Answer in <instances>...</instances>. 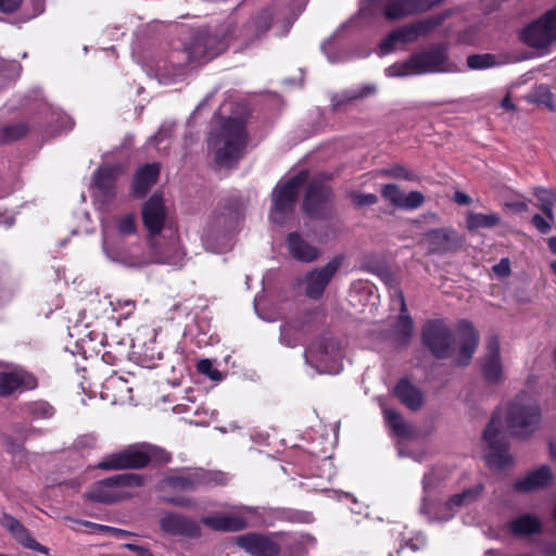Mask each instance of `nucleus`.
I'll return each instance as SVG.
<instances>
[{"mask_svg":"<svg viewBox=\"0 0 556 556\" xmlns=\"http://www.w3.org/2000/svg\"><path fill=\"white\" fill-rule=\"evenodd\" d=\"M437 23L432 20H426L414 24L405 25L394 29L395 36L401 45L414 42L419 37L425 36L435 27Z\"/></svg>","mask_w":556,"mask_h":556,"instance_id":"nucleus-36","label":"nucleus"},{"mask_svg":"<svg viewBox=\"0 0 556 556\" xmlns=\"http://www.w3.org/2000/svg\"><path fill=\"white\" fill-rule=\"evenodd\" d=\"M538 92L539 94L538 96H528V100L530 102H539V103H543L545 104L546 106H548L551 110H554V106H553V103H552V93L551 91L544 87V86H540L538 88Z\"/></svg>","mask_w":556,"mask_h":556,"instance_id":"nucleus-52","label":"nucleus"},{"mask_svg":"<svg viewBox=\"0 0 556 556\" xmlns=\"http://www.w3.org/2000/svg\"><path fill=\"white\" fill-rule=\"evenodd\" d=\"M397 45H401L397 40V37L395 36V31L392 30L380 43L379 46V53L381 55H386L390 52H392Z\"/></svg>","mask_w":556,"mask_h":556,"instance_id":"nucleus-53","label":"nucleus"},{"mask_svg":"<svg viewBox=\"0 0 556 556\" xmlns=\"http://www.w3.org/2000/svg\"><path fill=\"white\" fill-rule=\"evenodd\" d=\"M426 545V538L421 533H415L410 538L401 539V548L404 546L409 547L412 551H418Z\"/></svg>","mask_w":556,"mask_h":556,"instance_id":"nucleus-51","label":"nucleus"},{"mask_svg":"<svg viewBox=\"0 0 556 556\" xmlns=\"http://www.w3.org/2000/svg\"><path fill=\"white\" fill-rule=\"evenodd\" d=\"M531 223L541 233H547L552 228L551 223L539 214L532 217Z\"/></svg>","mask_w":556,"mask_h":556,"instance_id":"nucleus-57","label":"nucleus"},{"mask_svg":"<svg viewBox=\"0 0 556 556\" xmlns=\"http://www.w3.org/2000/svg\"><path fill=\"white\" fill-rule=\"evenodd\" d=\"M164 501L168 504L184 508H192L195 506L194 500L189 496H164Z\"/></svg>","mask_w":556,"mask_h":556,"instance_id":"nucleus-55","label":"nucleus"},{"mask_svg":"<svg viewBox=\"0 0 556 556\" xmlns=\"http://www.w3.org/2000/svg\"><path fill=\"white\" fill-rule=\"evenodd\" d=\"M1 526L7 529L14 540L23 545L25 548L36 551L43 555L49 554V548L38 543L30 534L28 529H26L16 518L11 515L3 514L0 519Z\"/></svg>","mask_w":556,"mask_h":556,"instance_id":"nucleus-27","label":"nucleus"},{"mask_svg":"<svg viewBox=\"0 0 556 556\" xmlns=\"http://www.w3.org/2000/svg\"><path fill=\"white\" fill-rule=\"evenodd\" d=\"M103 387L106 391H115L116 392L114 394V402H117V401L124 402L131 397L130 396L131 387H129L127 380H125L121 376H117V375L110 376L105 380Z\"/></svg>","mask_w":556,"mask_h":556,"instance_id":"nucleus-39","label":"nucleus"},{"mask_svg":"<svg viewBox=\"0 0 556 556\" xmlns=\"http://www.w3.org/2000/svg\"><path fill=\"white\" fill-rule=\"evenodd\" d=\"M517 61L518 56L510 55L507 53L470 54L467 56V66L471 71H483L493 67H498Z\"/></svg>","mask_w":556,"mask_h":556,"instance_id":"nucleus-33","label":"nucleus"},{"mask_svg":"<svg viewBox=\"0 0 556 556\" xmlns=\"http://www.w3.org/2000/svg\"><path fill=\"white\" fill-rule=\"evenodd\" d=\"M521 433V403L515 401L494 413L484 430L483 439L488 445L485 459L492 469H506L513 463L508 452L507 437Z\"/></svg>","mask_w":556,"mask_h":556,"instance_id":"nucleus-3","label":"nucleus"},{"mask_svg":"<svg viewBox=\"0 0 556 556\" xmlns=\"http://www.w3.org/2000/svg\"><path fill=\"white\" fill-rule=\"evenodd\" d=\"M554 475L547 465H542L523 477V492L545 488L552 483Z\"/></svg>","mask_w":556,"mask_h":556,"instance_id":"nucleus-37","label":"nucleus"},{"mask_svg":"<svg viewBox=\"0 0 556 556\" xmlns=\"http://www.w3.org/2000/svg\"><path fill=\"white\" fill-rule=\"evenodd\" d=\"M237 545L253 556H276L279 553L278 545L270 539L249 533L236 539Z\"/></svg>","mask_w":556,"mask_h":556,"instance_id":"nucleus-28","label":"nucleus"},{"mask_svg":"<svg viewBox=\"0 0 556 556\" xmlns=\"http://www.w3.org/2000/svg\"><path fill=\"white\" fill-rule=\"evenodd\" d=\"M143 484V477L137 473H118L97 482L89 492V498L101 503H113L131 495L129 488Z\"/></svg>","mask_w":556,"mask_h":556,"instance_id":"nucleus-12","label":"nucleus"},{"mask_svg":"<svg viewBox=\"0 0 556 556\" xmlns=\"http://www.w3.org/2000/svg\"><path fill=\"white\" fill-rule=\"evenodd\" d=\"M121 173V166L101 167L97 170L92 182L97 201L105 204L115 197V180Z\"/></svg>","mask_w":556,"mask_h":556,"instance_id":"nucleus-24","label":"nucleus"},{"mask_svg":"<svg viewBox=\"0 0 556 556\" xmlns=\"http://www.w3.org/2000/svg\"><path fill=\"white\" fill-rule=\"evenodd\" d=\"M238 218L237 213H215L206 223L202 232V243L205 250L213 253H224L231 245V231Z\"/></svg>","mask_w":556,"mask_h":556,"instance_id":"nucleus-11","label":"nucleus"},{"mask_svg":"<svg viewBox=\"0 0 556 556\" xmlns=\"http://www.w3.org/2000/svg\"><path fill=\"white\" fill-rule=\"evenodd\" d=\"M304 336V327L300 321H288L280 328L279 341L281 344L293 348L298 345Z\"/></svg>","mask_w":556,"mask_h":556,"instance_id":"nucleus-38","label":"nucleus"},{"mask_svg":"<svg viewBox=\"0 0 556 556\" xmlns=\"http://www.w3.org/2000/svg\"><path fill=\"white\" fill-rule=\"evenodd\" d=\"M493 271L498 276V277H506L509 275L510 273V265H509V261L507 258H502L500 261V263L495 264L493 266Z\"/></svg>","mask_w":556,"mask_h":556,"instance_id":"nucleus-58","label":"nucleus"},{"mask_svg":"<svg viewBox=\"0 0 556 556\" xmlns=\"http://www.w3.org/2000/svg\"><path fill=\"white\" fill-rule=\"evenodd\" d=\"M382 197L391 204L401 207V203L404 198V192L396 185L390 184L383 186Z\"/></svg>","mask_w":556,"mask_h":556,"instance_id":"nucleus-47","label":"nucleus"},{"mask_svg":"<svg viewBox=\"0 0 556 556\" xmlns=\"http://www.w3.org/2000/svg\"><path fill=\"white\" fill-rule=\"evenodd\" d=\"M138 225L134 214H124L115 217L110 226L103 229V233H114L116 242H123V238L137 233ZM104 235H102V238Z\"/></svg>","mask_w":556,"mask_h":556,"instance_id":"nucleus-35","label":"nucleus"},{"mask_svg":"<svg viewBox=\"0 0 556 556\" xmlns=\"http://www.w3.org/2000/svg\"><path fill=\"white\" fill-rule=\"evenodd\" d=\"M26 131L27 127L22 123L7 126L0 130V143L20 139Z\"/></svg>","mask_w":556,"mask_h":556,"instance_id":"nucleus-44","label":"nucleus"},{"mask_svg":"<svg viewBox=\"0 0 556 556\" xmlns=\"http://www.w3.org/2000/svg\"><path fill=\"white\" fill-rule=\"evenodd\" d=\"M523 45L531 49V51L523 49V60L551 53L556 47V7L523 27Z\"/></svg>","mask_w":556,"mask_h":556,"instance_id":"nucleus-7","label":"nucleus"},{"mask_svg":"<svg viewBox=\"0 0 556 556\" xmlns=\"http://www.w3.org/2000/svg\"><path fill=\"white\" fill-rule=\"evenodd\" d=\"M501 106L507 111L517 109L516 104L513 103V101H511V91L510 90L507 91V94L502 100Z\"/></svg>","mask_w":556,"mask_h":556,"instance_id":"nucleus-64","label":"nucleus"},{"mask_svg":"<svg viewBox=\"0 0 556 556\" xmlns=\"http://www.w3.org/2000/svg\"><path fill=\"white\" fill-rule=\"evenodd\" d=\"M352 200L358 206H369L377 203L378 198L374 193H353Z\"/></svg>","mask_w":556,"mask_h":556,"instance_id":"nucleus-56","label":"nucleus"},{"mask_svg":"<svg viewBox=\"0 0 556 556\" xmlns=\"http://www.w3.org/2000/svg\"><path fill=\"white\" fill-rule=\"evenodd\" d=\"M342 261V256H336L324 267L308 271L299 282L305 294L311 299L320 298L330 280L341 267Z\"/></svg>","mask_w":556,"mask_h":556,"instance_id":"nucleus-18","label":"nucleus"},{"mask_svg":"<svg viewBox=\"0 0 556 556\" xmlns=\"http://www.w3.org/2000/svg\"><path fill=\"white\" fill-rule=\"evenodd\" d=\"M22 0H0V11L4 13L14 12L20 8Z\"/></svg>","mask_w":556,"mask_h":556,"instance_id":"nucleus-59","label":"nucleus"},{"mask_svg":"<svg viewBox=\"0 0 556 556\" xmlns=\"http://www.w3.org/2000/svg\"><path fill=\"white\" fill-rule=\"evenodd\" d=\"M170 130H172V125H169V126L163 125L160 128L159 132L150 139V142L154 143L156 146L160 144L166 137L169 136Z\"/></svg>","mask_w":556,"mask_h":556,"instance_id":"nucleus-60","label":"nucleus"},{"mask_svg":"<svg viewBox=\"0 0 556 556\" xmlns=\"http://www.w3.org/2000/svg\"><path fill=\"white\" fill-rule=\"evenodd\" d=\"M483 490V484L477 483L476 485L468 488L460 493L452 495L437 513H433L432 505L431 515L426 516L430 520L448 521L454 517L458 509L475 503L481 496Z\"/></svg>","mask_w":556,"mask_h":556,"instance_id":"nucleus-20","label":"nucleus"},{"mask_svg":"<svg viewBox=\"0 0 556 556\" xmlns=\"http://www.w3.org/2000/svg\"><path fill=\"white\" fill-rule=\"evenodd\" d=\"M392 302L399 304L401 312L394 328L395 336L400 343L406 344L413 334L414 326L410 316L407 314L406 302L401 290H393Z\"/></svg>","mask_w":556,"mask_h":556,"instance_id":"nucleus-30","label":"nucleus"},{"mask_svg":"<svg viewBox=\"0 0 556 556\" xmlns=\"http://www.w3.org/2000/svg\"><path fill=\"white\" fill-rule=\"evenodd\" d=\"M520 493H521V481L517 480L514 484V488L505 494L501 501L503 509L511 510L516 515L513 517V519L507 522L502 531L503 536H514V538H520L521 536V516L518 513L519 508V501H520Z\"/></svg>","mask_w":556,"mask_h":556,"instance_id":"nucleus-25","label":"nucleus"},{"mask_svg":"<svg viewBox=\"0 0 556 556\" xmlns=\"http://www.w3.org/2000/svg\"><path fill=\"white\" fill-rule=\"evenodd\" d=\"M201 522L214 531H240L256 523V510L253 507L236 506L228 514L205 516Z\"/></svg>","mask_w":556,"mask_h":556,"instance_id":"nucleus-16","label":"nucleus"},{"mask_svg":"<svg viewBox=\"0 0 556 556\" xmlns=\"http://www.w3.org/2000/svg\"><path fill=\"white\" fill-rule=\"evenodd\" d=\"M305 363L316 374H339L342 370V346L336 338H321L304 351Z\"/></svg>","mask_w":556,"mask_h":556,"instance_id":"nucleus-10","label":"nucleus"},{"mask_svg":"<svg viewBox=\"0 0 556 556\" xmlns=\"http://www.w3.org/2000/svg\"><path fill=\"white\" fill-rule=\"evenodd\" d=\"M541 529L542 523L538 518L528 514H523V542L526 541L527 536L533 533H539Z\"/></svg>","mask_w":556,"mask_h":556,"instance_id":"nucleus-50","label":"nucleus"},{"mask_svg":"<svg viewBox=\"0 0 556 556\" xmlns=\"http://www.w3.org/2000/svg\"><path fill=\"white\" fill-rule=\"evenodd\" d=\"M102 534L113 538H124L127 534V531L105 526V530H103Z\"/></svg>","mask_w":556,"mask_h":556,"instance_id":"nucleus-62","label":"nucleus"},{"mask_svg":"<svg viewBox=\"0 0 556 556\" xmlns=\"http://www.w3.org/2000/svg\"><path fill=\"white\" fill-rule=\"evenodd\" d=\"M442 0H362L358 14L351 23L357 27H368L380 18L399 21L426 12Z\"/></svg>","mask_w":556,"mask_h":556,"instance_id":"nucleus-4","label":"nucleus"},{"mask_svg":"<svg viewBox=\"0 0 556 556\" xmlns=\"http://www.w3.org/2000/svg\"><path fill=\"white\" fill-rule=\"evenodd\" d=\"M227 482V476L222 472H208L203 469H197L186 473H170L160 482V490L182 492L192 491L200 485Z\"/></svg>","mask_w":556,"mask_h":556,"instance_id":"nucleus-15","label":"nucleus"},{"mask_svg":"<svg viewBox=\"0 0 556 556\" xmlns=\"http://www.w3.org/2000/svg\"><path fill=\"white\" fill-rule=\"evenodd\" d=\"M25 412L36 420L49 419L54 415V408L45 401H36L26 404Z\"/></svg>","mask_w":556,"mask_h":556,"instance_id":"nucleus-43","label":"nucleus"},{"mask_svg":"<svg viewBox=\"0 0 556 556\" xmlns=\"http://www.w3.org/2000/svg\"><path fill=\"white\" fill-rule=\"evenodd\" d=\"M394 395L410 410H419L425 403V393L406 378L396 383Z\"/></svg>","mask_w":556,"mask_h":556,"instance_id":"nucleus-31","label":"nucleus"},{"mask_svg":"<svg viewBox=\"0 0 556 556\" xmlns=\"http://www.w3.org/2000/svg\"><path fill=\"white\" fill-rule=\"evenodd\" d=\"M307 179V174L301 172L283 184H278L273 192V208L270 211V219L283 225L293 210L299 188Z\"/></svg>","mask_w":556,"mask_h":556,"instance_id":"nucleus-14","label":"nucleus"},{"mask_svg":"<svg viewBox=\"0 0 556 556\" xmlns=\"http://www.w3.org/2000/svg\"><path fill=\"white\" fill-rule=\"evenodd\" d=\"M330 200V189L326 184L325 176H318L308 184L303 202L306 214L314 218H321L326 214L327 204Z\"/></svg>","mask_w":556,"mask_h":556,"instance_id":"nucleus-19","label":"nucleus"},{"mask_svg":"<svg viewBox=\"0 0 556 556\" xmlns=\"http://www.w3.org/2000/svg\"><path fill=\"white\" fill-rule=\"evenodd\" d=\"M169 454L153 445L131 446L124 451L109 455L98 465V468L105 470H117L125 468H141L150 462L167 463Z\"/></svg>","mask_w":556,"mask_h":556,"instance_id":"nucleus-9","label":"nucleus"},{"mask_svg":"<svg viewBox=\"0 0 556 556\" xmlns=\"http://www.w3.org/2000/svg\"><path fill=\"white\" fill-rule=\"evenodd\" d=\"M287 249L290 255L302 263H312L319 256V250L307 242L299 232L289 233Z\"/></svg>","mask_w":556,"mask_h":556,"instance_id":"nucleus-29","label":"nucleus"},{"mask_svg":"<svg viewBox=\"0 0 556 556\" xmlns=\"http://www.w3.org/2000/svg\"><path fill=\"white\" fill-rule=\"evenodd\" d=\"M37 379L30 372L21 368L10 372H0V395L8 396L18 390H33Z\"/></svg>","mask_w":556,"mask_h":556,"instance_id":"nucleus-26","label":"nucleus"},{"mask_svg":"<svg viewBox=\"0 0 556 556\" xmlns=\"http://www.w3.org/2000/svg\"><path fill=\"white\" fill-rule=\"evenodd\" d=\"M482 371L490 382H498L502 379L500 345L496 338H490L488 341V353L482 359Z\"/></svg>","mask_w":556,"mask_h":556,"instance_id":"nucleus-32","label":"nucleus"},{"mask_svg":"<svg viewBox=\"0 0 556 556\" xmlns=\"http://www.w3.org/2000/svg\"><path fill=\"white\" fill-rule=\"evenodd\" d=\"M102 249L105 256L114 263L126 267L140 268L152 265L157 260V253L149 252V239L146 244L116 242L114 233L105 232L102 239Z\"/></svg>","mask_w":556,"mask_h":556,"instance_id":"nucleus-8","label":"nucleus"},{"mask_svg":"<svg viewBox=\"0 0 556 556\" xmlns=\"http://www.w3.org/2000/svg\"><path fill=\"white\" fill-rule=\"evenodd\" d=\"M541 421V409L540 407L534 405H523V437L531 434L539 427Z\"/></svg>","mask_w":556,"mask_h":556,"instance_id":"nucleus-41","label":"nucleus"},{"mask_svg":"<svg viewBox=\"0 0 556 556\" xmlns=\"http://www.w3.org/2000/svg\"><path fill=\"white\" fill-rule=\"evenodd\" d=\"M148 239L149 252L157 253V260H153L152 264H162L176 268L184 266L186 252L180 244L177 229H167L166 233L150 236Z\"/></svg>","mask_w":556,"mask_h":556,"instance_id":"nucleus-13","label":"nucleus"},{"mask_svg":"<svg viewBox=\"0 0 556 556\" xmlns=\"http://www.w3.org/2000/svg\"><path fill=\"white\" fill-rule=\"evenodd\" d=\"M161 530L170 536L198 538L201 535L200 523L181 514L166 511L160 517Z\"/></svg>","mask_w":556,"mask_h":556,"instance_id":"nucleus-22","label":"nucleus"},{"mask_svg":"<svg viewBox=\"0 0 556 556\" xmlns=\"http://www.w3.org/2000/svg\"><path fill=\"white\" fill-rule=\"evenodd\" d=\"M290 520L308 523L313 520V517L309 513H293L292 516L290 517Z\"/></svg>","mask_w":556,"mask_h":556,"instance_id":"nucleus-63","label":"nucleus"},{"mask_svg":"<svg viewBox=\"0 0 556 556\" xmlns=\"http://www.w3.org/2000/svg\"><path fill=\"white\" fill-rule=\"evenodd\" d=\"M422 340L437 357L454 356L457 365L465 366L476 352L479 336L466 320L458 324L455 334L451 333L443 321L432 320L424 327Z\"/></svg>","mask_w":556,"mask_h":556,"instance_id":"nucleus-2","label":"nucleus"},{"mask_svg":"<svg viewBox=\"0 0 556 556\" xmlns=\"http://www.w3.org/2000/svg\"><path fill=\"white\" fill-rule=\"evenodd\" d=\"M457 72H460V68L450 59L447 47L441 43L419 50L406 61L394 63L384 70L388 77Z\"/></svg>","mask_w":556,"mask_h":556,"instance_id":"nucleus-5","label":"nucleus"},{"mask_svg":"<svg viewBox=\"0 0 556 556\" xmlns=\"http://www.w3.org/2000/svg\"><path fill=\"white\" fill-rule=\"evenodd\" d=\"M463 238L450 228L433 229L424 235L421 243L430 254H447L463 245Z\"/></svg>","mask_w":556,"mask_h":556,"instance_id":"nucleus-21","label":"nucleus"},{"mask_svg":"<svg viewBox=\"0 0 556 556\" xmlns=\"http://www.w3.org/2000/svg\"><path fill=\"white\" fill-rule=\"evenodd\" d=\"M452 470L447 466H435L425 473L422 478V500L420 506V513L424 515H431V493L435 490L446 485Z\"/></svg>","mask_w":556,"mask_h":556,"instance_id":"nucleus-23","label":"nucleus"},{"mask_svg":"<svg viewBox=\"0 0 556 556\" xmlns=\"http://www.w3.org/2000/svg\"><path fill=\"white\" fill-rule=\"evenodd\" d=\"M160 174L157 163L147 164L140 167L132 181V193L135 197H143L149 189L156 182Z\"/></svg>","mask_w":556,"mask_h":556,"instance_id":"nucleus-34","label":"nucleus"},{"mask_svg":"<svg viewBox=\"0 0 556 556\" xmlns=\"http://www.w3.org/2000/svg\"><path fill=\"white\" fill-rule=\"evenodd\" d=\"M424 195L419 191H412L409 193H404L403 201L401 203V208L405 210H415L419 207L424 203Z\"/></svg>","mask_w":556,"mask_h":556,"instance_id":"nucleus-49","label":"nucleus"},{"mask_svg":"<svg viewBox=\"0 0 556 556\" xmlns=\"http://www.w3.org/2000/svg\"><path fill=\"white\" fill-rule=\"evenodd\" d=\"M76 523L86 527L89 530V532H91V533L102 534L103 530H105L104 525H99V523L87 521V520H77Z\"/></svg>","mask_w":556,"mask_h":556,"instance_id":"nucleus-61","label":"nucleus"},{"mask_svg":"<svg viewBox=\"0 0 556 556\" xmlns=\"http://www.w3.org/2000/svg\"><path fill=\"white\" fill-rule=\"evenodd\" d=\"M247 131L241 118H228L215 128L208 139V148L219 166L230 167L243 155Z\"/></svg>","mask_w":556,"mask_h":556,"instance_id":"nucleus-6","label":"nucleus"},{"mask_svg":"<svg viewBox=\"0 0 556 556\" xmlns=\"http://www.w3.org/2000/svg\"><path fill=\"white\" fill-rule=\"evenodd\" d=\"M276 11L274 8L265 9L252 15L236 33V25L228 20L211 35L207 31L197 33L182 51H172L166 59H159L151 66L160 84L168 85L182 80L186 76V66L189 63H205L226 50L232 39H240L249 46L264 35L270 26Z\"/></svg>","mask_w":556,"mask_h":556,"instance_id":"nucleus-1","label":"nucleus"},{"mask_svg":"<svg viewBox=\"0 0 556 556\" xmlns=\"http://www.w3.org/2000/svg\"><path fill=\"white\" fill-rule=\"evenodd\" d=\"M500 223V216L495 213L482 214L470 212L467 215L466 224L470 231L481 228H493Z\"/></svg>","mask_w":556,"mask_h":556,"instance_id":"nucleus-40","label":"nucleus"},{"mask_svg":"<svg viewBox=\"0 0 556 556\" xmlns=\"http://www.w3.org/2000/svg\"><path fill=\"white\" fill-rule=\"evenodd\" d=\"M142 220L148 237L166 233L167 229H176L168 216L163 197L154 193L142 206Z\"/></svg>","mask_w":556,"mask_h":556,"instance_id":"nucleus-17","label":"nucleus"},{"mask_svg":"<svg viewBox=\"0 0 556 556\" xmlns=\"http://www.w3.org/2000/svg\"><path fill=\"white\" fill-rule=\"evenodd\" d=\"M377 86L375 84H366L361 87L351 88L344 92V98L348 101L367 98L377 92Z\"/></svg>","mask_w":556,"mask_h":556,"instance_id":"nucleus-45","label":"nucleus"},{"mask_svg":"<svg viewBox=\"0 0 556 556\" xmlns=\"http://www.w3.org/2000/svg\"><path fill=\"white\" fill-rule=\"evenodd\" d=\"M197 369L200 374L208 377L213 381H222L224 375L214 367L213 363L208 358L200 359L197 364Z\"/></svg>","mask_w":556,"mask_h":556,"instance_id":"nucleus-46","label":"nucleus"},{"mask_svg":"<svg viewBox=\"0 0 556 556\" xmlns=\"http://www.w3.org/2000/svg\"><path fill=\"white\" fill-rule=\"evenodd\" d=\"M383 415L389 427L400 437H407L409 434V426L403 419L401 414L394 409L383 407Z\"/></svg>","mask_w":556,"mask_h":556,"instance_id":"nucleus-42","label":"nucleus"},{"mask_svg":"<svg viewBox=\"0 0 556 556\" xmlns=\"http://www.w3.org/2000/svg\"><path fill=\"white\" fill-rule=\"evenodd\" d=\"M21 65L15 61H3L0 60V73L8 78H16L20 74Z\"/></svg>","mask_w":556,"mask_h":556,"instance_id":"nucleus-54","label":"nucleus"},{"mask_svg":"<svg viewBox=\"0 0 556 556\" xmlns=\"http://www.w3.org/2000/svg\"><path fill=\"white\" fill-rule=\"evenodd\" d=\"M332 38L324 42L321 50L326 54L328 61L332 64L340 63L348 60V56L339 49L332 48Z\"/></svg>","mask_w":556,"mask_h":556,"instance_id":"nucleus-48","label":"nucleus"}]
</instances>
